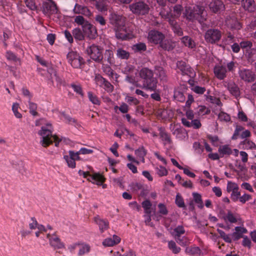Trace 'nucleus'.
Returning a JSON list of instances; mask_svg holds the SVG:
<instances>
[{"mask_svg":"<svg viewBox=\"0 0 256 256\" xmlns=\"http://www.w3.org/2000/svg\"><path fill=\"white\" fill-rule=\"evenodd\" d=\"M125 19L122 16L114 13L110 16V22L114 26L116 36L118 39L126 40L128 38L124 28Z\"/></svg>","mask_w":256,"mask_h":256,"instance_id":"obj_1","label":"nucleus"},{"mask_svg":"<svg viewBox=\"0 0 256 256\" xmlns=\"http://www.w3.org/2000/svg\"><path fill=\"white\" fill-rule=\"evenodd\" d=\"M206 12L203 6H194L192 7L186 6L184 14L190 20H198L200 23H203L206 20Z\"/></svg>","mask_w":256,"mask_h":256,"instance_id":"obj_2","label":"nucleus"},{"mask_svg":"<svg viewBox=\"0 0 256 256\" xmlns=\"http://www.w3.org/2000/svg\"><path fill=\"white\" fill-rule=\"evenodd\" d=\"M139 74L143 80V88L150 90H154L156 89L157 80L154 78V73L151 70L146 68H142Z\"/></svg>","mask_w":256,"mask_h":256,"instance_id":"obj_3","label":"nucleus"},{"mask_svg":"<svg viewBox=\"0 0 256 256\" xmlns=\"http://www.w3.org/2000/svg\"><path fill=\"white\" fill-rule=\"evenodd\" d=\"M128 7L132 13L138 15H146L150 10L149 5L145 2L144 0H134Z\"/></svg>","mask_w":256,"mask_h":256,"instance_id":"obj_4","label":"nucleus"},{"mask_svg":"<svg viewBox=\"0 0 256 256\" xmlns=\"http://www.w3.org/2000/svg\"><path fill=\"white\" fill-rule=\"evenodd\" d=\"M222 32L218 28H208L204 34V40L208 44H217L222 38Z\"/></svg>","mask_w":256,"mask_h":256,"instance_id":"obj_5","label":"nucleus"},{"mask_svg":"<svg viewBox=\"0 0 256 256\" xmlns=\"http://www.w3.org/2000/svg\"><path fill=\"white\" fill-rule=\"evenodd\" d=\"M164 38V34L158 31L152 30L148 33V39L150 42H153L154 44H160V46L163 49L169 50L170 48V46L162 42Z\"/></svg>","mask_w":256,"mask_h":256,"instance_id":"obj_6","label":"nucleus"},{"mask_svg":"<svg viewBox=\"0 0 256 256\" xmlns=\"http://www.w3.org/2000/svg\"><path fill=\"white\" fill-rule=\"evenodd\" d=\"M103 49L98 46L93 44L86 48L87 54L95 62H102L103 58Z\"/></svg>","mask_w":256,"mask_h":256,"instance_id":"obj_7","label":"nucleus"},{"mask_svg":"<svg viewBox=\"0 0 256 256\" xmlns=\"http://www.w3.org/2000/svg\"><path fill=\"white\" fill-rule=\"evenodd\" d=\"M68 62L74 68H80L84 64L83 58L76 52H70L66 56Z\"/></svg>","mask_w":256,"mask_h":256,"instance_id":"obj_8","label":"nucleus"},{"mask_svg":"<svg viewBox=\"0 0 256 256\" xmlns=\"http://www.w3.org/2000/svg\"><path fill=\"white\" fill-rule=\"evenodd\" d=\"M51 127V124H47L46 126H42L41 130L38 132V134L42 137V145L44 147H46L52 143L53 136L50 130Z\"/></svg>","mask_w":256,"mask_h":256,"instance_id":"obj_9","label":"nucleus"},{"mask_svg":"<svg viewBox=\"0 0 256 256\" xmlns=\"http://www.w3.org/2000/svg\"><path fill=\"white\" fill-rule=\"evenodd\" d=\"M224 22L226 26L232 30H240L242 28L241 24L236 17V14L234 12H231L227 16Z\"/></svg>","mask_w":256,"mask_h":256,"instance_id":"obj_10","label":"nucleus"},{"mask_svg":"<svg viewBox=\"0 0 256 256\" xmlns=\"http://www.w3.org/2000/svg\"><path fill=\"white\" fill-rule=\"evenodd\" d=\"M238 74L240 80L246 82H252L256 80V75L255 72L250 69L240 68Z\"/></svg>","mask_w":256,"mask_h":256,"instance_id":"obj_11","label":"nucleus"},{"mask_svg":"<svg viewBox=\"0 0 256 256\" xmlns=\"http://www.w3.org/2000/svg\"><path fill=\"white\" fill-rule=\"evenodd\" d=\"M43 12L48 16L56 14L58 12L56 4L52 0H48L43 3Z\"/></svg>","mask_w":256,"mask_h":256,"instance_id":"obj_12","label":"nucleus"},{"mask_svg":"<svg viewBox=\"0 0 256 256\" xmlns=\"http://www.w3.org/2000/svg\"><path fill=\"white\" fill-rule=\"evenodd\" d=\"M208 7L210 11L214 14H219L225 10V5L221 0H212Z\"/></svg>","mask_w":256,"mask_h":256,"instance_id":"obj_13","label":"nucleus"},{"mask_svg":"<svg viewBox=\"0 0 256 256\" xmlns=\"http://www.w3.org/2000/svg\"><path fill=\"white\" fill-rule=\"evenodd\" d=\"M73 12L75 14H81L88 18L92 15V13L88 7L78 4H75Z\"/></svg>","mask_w":256,"mask_h":256,"instance_id":"obj_14","label":"nucleus"},{"mask_svg":"<svg viewBox=\"0 0 256 256\" xmlns=\"http://www.w3.org/2000/svg\"><path fill=\"white\" fill-rule=\"evenodd\" d=\"M47 237L49 238L50 244L55 250L60 249L64 248V244L60 242V239L57 236L54 234L51 236L50 234H48Z\"/></svg>","mask_w":256,"mask_h":256,"instance_id":"obj_15","label":"nucleus"},{"mask_svg":"<svg viewBox=\"0 0 256 256\" xmlns=\"http://www.w3.org/2000/svg\"><path fill=\"white\" fill-rule=\"evenodd\" d=\"M214 72L217 78L222 80L226 76L227 70L224 66L216 65L214 68Z\"/></svg>","mask_w":256,"mask_h":256,"instance_id":"obj_16","label":"nucleus"},{"mask_svg":"<svg viewBox=\"0 0 256 256\" xmlns=\"http://www.w3.org/2000/svg\"><path fill=\"white\" fill-rule=\"evenodd\" d=\"M84 32L90 39H94L97 36L96 28L91 24H86L84 26Z\"/></svg>","mask_w":256,"mask_h":256,"instance_id":"obj_17","label":"nucleus"},{"mask_svg":"<svg viewBox=\"0 0 256 256\" xmlns=\"http://www.w3.org/2000/svg\"><path fill=\"white\" fill-rule=\"evenodd\" d=\"M94 222L98 225L101 232L109 228V222L108 220L102 219L99 216H96L94 218Z\"/></svg>","mask_w":256,"mask_h":256,"instance_id":"obj_18","label":"nucleus"},{"mask_svg":"<svg viewBox=\"0 0 256 256\" xmlns=\"http://www.w3.org/2000/svg\"><path fill=\"white\" fill-rule=\"evenodd\" d=\"M96 81L98 84H104L105 90L108 92H112L114 90V86L106 78L102 76H96Z\"/></svg>","mask_w":256,"mask_h":256,"instance_id":"obj_19","label":"nucleus"},{"mask_svg":"<svg viewBox=\"0 0 256 256\" xmlns=\"http://www.w3.org/2000/svg\"><path fill=\"white\" fill-rule=\"evenodd\" d=\"M227 88L230 93L236 98H238L240 95V90L238 86L234 82H230L228 83Z\"/></svg>","mask_w":256,"mask_h":256,"instance_id":"obj_20","label":"nucleus"},{"mask_svg":"<svg viewBox=\"0 0 256 256\" xmlns=\"http://www.w3.org/2000/svg\"><path fill=\"white\" fill-rule=\"evenodd\" d=\"M182 122L185 126L188 128L193 127L194 128H199L202 126L201 123L198 120H192L190 122L188 121L186 118H182Z\"/></svg>","mask_w":256,"mask_h":256,"instance_id":"obj_21","label":"nucleus"},{"mask_svg":"<svg viewBox=\"0 0 256 256\" xmlns=\"http://www.w3.org/2000/svg\"><path fill=\"white\" fill-rule=\"evenodd\" d=\"M242 4L244 8L249 12H254L256 10V4L254 0H242Z\"/></svg>","mask_w":256,"mask_h":256,"instance_id":"obj_22","label":"nucleus"},{"mask_svg":"<svg viewBox=\"0 0 256 256\" xmlns=\"http://www.w3.org/2000/svg\"><path fill=\"white\" fill-rule=\"evenodd\" d=\"M120 238L116 236H113V239L112 238H106L102 242V244L105 246H112L120 242Z\"/></svg>","mask_w":256,"mask_h":256,"instance_id":"obj_23","label":"nucleus"},{"mask_svg":"<svg viewBox=\"0 0 256 256\" xmlns=\"http://www.w3.org/2000/svg\"><path fill=\"white\" fill-rule=\"evenodd\" d=\"M160 14L162 18L165 20H167L168 21L169 24H170L172 28L176 26V25L178 24L177 22L176 21L174 18L170 13L168 12L165 13L164 12L162 11L160 12Z\"/></svg>","mask_w":256,"mask_h":256,"instance_id":"obj_24","label":"nucleus"},{"mask_svg":"<svg viewBox=\"0 0 256 256\" xmlns=\"http://www.w3.org/2000/svg\"><path fill=\"white\" fill-rule=\"evenodd\" d=\"M104 58H102V62L107 63L110 64H114V53L112 50H106L104 54Z\"/></svg>","mask_w":256,"mask_h":256,"instance_id":"obj_25","label":"nucleus"},{"mask_svg":"<svg viewBox=\"0 0 256 256\" xmlns=\"http://www.w3.org/2000/svg\"><path fill=\"white\" fill-rule=\"evenodd\" d=\"M236 232L232 234V236L234 238V240H238L241 238H243V234H246L248 232L246 229L244 227L236 226L235 228Z\"/></svg>","mask_w":256,"mask_h":256,"instance_id":"obj_26","label":"nucleus"},{"mask_svg":"<svg viewBox=\"0 0 256 256\" xmlns=\"http://www.w3.org/2000/svg\"><path fill=\"white\" fill-rule=\"evenodd\" d=\"M185 230L182 226H178L177 227L172 228V231H170V234L174 236V238L180 237L185 233Z\"/></svg>","mask_w":256,"mask_h":256,"instance_id":"obj_27","label":"nucleus"},{"mask_svg":"<svg viewBox=\"0 0 256 256\" xmlns=\"http://www.w3.org/2000/svg\"><path fill=\"white\" fill-rule=\"evenodd\" d=\"M100 63L102 64V68L103 72L109 77L113 78L114 72V70L111 68L110 64L107 63L102 62V61L100 62Z\"/></svg>","mask_w":256,"mask_h":256,"instance_id":"obj_28","label":"nucleus"},{"mask_svg":"<svg viewBox=\"0 0 256 256\" xmlns=\"http://www.w3.org/2000/svg\"><path fill=\"white\" fill-rule=\"evenodd\" d=\"M210 92V90H208L207 92V94L204 96L206 100L213 104H216L218 106H222V103L221 102L220 99L215 96L208 95Z\"/></svg>","mask_w":256,"mask_h":256,"instance_id":"obj_29","label":"nucleus"},{"mask_svg":"<svg viewBox=\"0 0 256 256\" xmlns=\"http://www.w3.org/2000/svg\"><path fill=\"white\" fill-rule=\"evenodd\" d=\"M134 153L140 160L142 162H144V157L147 154V151L143 146H142L138 149L136 150Z\"/></svg>","mask_w":256,"mask_h":256,"instance_id":"obj_30","label":"nucleus"},{"mask_svg":"<svg viewBox=\"0 0 256 256\" xmlns=\"http://www.w3.org/2000/svg\"><path fill=\"white\" fill-rule=\"evenodd\" d=\"M246 56L249 62L252 63L256 61V49L250 48L246 50Z\"/></svg>","mask_w":256,"mask_h":256,"instance_id":"obj_31","label":"nucleus"},{"mask_svg":"<svg viewBox=\"0 0 256 256\" xmlns=\"http://www.w3.org/2000/svg\"><path fill=\"white\" fill-rule=\"evenodd\" d=\"M158 130L160 131V136L162 140L168 144H171L172 140L170 135L162 128H159Z\"/></svg>","mask_w":256,"mask_h":256,"instance_id":"obj_32","label":"nucleus"},{"mask_svg":"<svg viewBox=\"0 0 256 256\" xmlns=\"http://www.w3.org/2000/svg\"><path fill=\"white\" fill-rule=\"evenodd\" d=\"M96 8L101 12L107 11V5L106 4V0H96Z\"/></svg>","mask_w":256,"mask_h":256,"instance_id":"obj_33","label":"nucleus"},{"mask_svg":"<svg viewBox=\"0 0 256 256\" xmlns=\"http://www.w3.org/2000/svg\"><path fill=\"white\" fill-rule=\"evenodd\" d=\"M182 42L185 46L192 48L196 46L194 42L188 36H185L182 38Z\"/></svg>","mask_w":256,"mask_h":256,"instance_id":"obj_34","label":"nucleus"},{"mask_svg":"<svg viewBox=\"0 0 256 256\" xmlns=\"http://www.w3.org/2000/svg\"><path fill=\"white\" fill-rule=\"evenodd\" d=\"M176 66L182 72L183 74H187L188 72L189 71V66L186 65L184 62L182 60L178 61L176 63Z\"/></svg>","mask_w":256,"mask_h":256,"instance_id":"obj_35","label":"nucleus"},{"mask_svg":"<svg viewBox=\"0 0 256 256\" xmlns=\"http://www.w3.org/2000/svg\"><path fill=\"white\" fill-rule=\"evenodd\" d=\"M72 34L77 40H82L84 39V36L80 28H74L72 30Z\"/></svg>","mask_w":256,"mask_h":256,"instance_id":"obj_36","label":"nucleus"},{"mask_svg":"<svg viewBox=\"0 0 256 256\" xmlns=\"http://www.w3.org/2000/svg\"><path fill=\"white\" fill-rule=\"evenodd\" d=\"M243 148L246 150H256V144L252 140L246 139L242 142Z\"/></svg>","mask_w":256,"mask_h":256,"instance_id":"obj_37","label":"nucleus"},{"mask_svg":"<svg viewBox=\"0 0 256 256\" xmlns=\"http://www.w3.org/2000/svg\"><path fill=\"white\" fill-rule=\"evenodd\" d=\"M116 56L121 59L127 60L130 57V53L122 48H118L116 50Z\"/></svg>","mask_w":256,"mask_h":256,"instance_id":"obj_38","label":"nucleus"},{"mask_svg":"<svg viewBox=\"0 0 256 256\" xmlns=\"http://www.w3.org/2000/svg\"><path fill=\"white\" fill-rule=\"evenodd\" d=\"M224 220L230 223L237 222L238 219L236 216L230 210H228L226 215L224 217Z\"/></svg>","mask_w":256,"mask_h":256,"instance_id":"obj_39","label":"nucleus"},{"mask_svg":"<svg viewBox=\"0 0 256 256\" xmlns=\"http://www.w3.org/2000/svg\"><path fill=\"white\" fill-rule=\"evenodd\" d=\"M168 248L174 254H177L180 252L181 248L176 246V242L174 240L168 242Z\"/></svg>","mask_w":256,"mask_h":256,"instance_id":"obj_40","label":"nucleus"},{"mask_svg":"<svg viewBox=\"0 0 256 256\" xmlns=\"http://www.w3.org/2000/svg\"><path fill=\"white\" fill-rule=\"evenodd\" d=\"M185 252L187 254L189 255L195 256L199 254L200 253V250L198 247L197 246H190L186 248Z\"/></svg>","mask_w":256,"mask_h":256,"instance_id":"obj_41","label":"nucleus"},{"mask_svg":"<svg viewBox=\"0 0 256 256\" xmlns=\"http://www.w3.org/2000/svg\"><path fill=\"white\" fill-rule=\"evenodd\" d=\"M174 98L175 100L182 102H184L186 100L184 93L178 90H174Z\"/></svg>","mask_w":256,"mask_h":256,"instance_id":"obj_42","label":"nucleus"},{"mask_svg":"<svg viewBox=\"0 0 256 256\" xmlns=\"http://www.w3.org/2000/svg\"><path fill=\"white\" fill-rule=\"evenodd\" d=\"M6 56L8 60L12 61L16 63L18 62L20 64V58H18L11 51H7Z\"/></svg>","mask_w":256,"mask_h":256,"instance_id":"obj_43","label":"nucleus"},{"mask_svg":"<svg viewBox=\"0 0 256 256\" xmlns=\"http://www.w3.org/2000/svg\"><path fill=\"white\" fill-rule=\"evenodd\" d=\"M192 196L194 201L198 204V206L200 208H203L204 204L201 195L198 193L194 192Z\"/></svg>","mask_w":256,"mask_h":256,"instance_id":"obj_44","label":"nucleus"},{"mask_svg":"<svg viewBox=\"0 0 256 256\" xmlns=\"http://www.w3.org/2000/svg\"><path fill=\"white\" fill-rule=\"evenodd\" d=\"M142 208L144 210V212L146 214H151L152 204L149 200H146L142 204Z\"/></svg>","mask_w":256,"mask_h":256,"instance_id":"obj_45","label":"nucleus"},{"mask_svg":"<svg viewBox=\"0 0 256 256\" xmlns=\"http://www.w3.org/2000/svg\"><path fill=\"white\" fill-rule=\"evenodd\" d=\"M146 49V45L144 43L140 42L134 44L132 46V50L134 52H140L145 51Z\"/></svg>","mask_w":256,"mask_h":256,"instance_id":"obj_46","label":"nucleus"},{"mask_svg":"<svg viewBox=\"0 0 256 256\" xmlns=\"http://www.w3.org/2000/svg\"><path fill=\"white\" fill-rule=\"evenodd\" d=\"M70 86L74 90L77 94H80L81 96H84V94L82 91V86L80 84H76L74 83L72 84Z\"/></svg>","mask_w":256,"mask_h":256,"instance_id":"obj_47","label":"nucleus"},{"mask_svg":"<svg viewBox=\"0 0 256 256\" xmlns=\"http://www.w3.org/2000/svg\"><path fill=\"white\" fill-rule=\"evenodd\" d=\"M218 152L223 156L224 154L230 155L232 154L231 148L228 145H224L218 148Z\"/></svg>","mask_w":256,"mask_h":256,"instance_id":"obj_48","label":"nucleus"},{"mask_svg":"<svg viewBox=\"0 0 256 256\" xmlns=\"http://www.w3.org/2000/svg\"><path fill=\"white\" fill-rule=\"evenodd\" d=\"M88 98L94 104L100 105V102L98 98L91 92L88 93Z\"/></svg>","mask_w":256,"mask_h":256,"instance_id":"obj_49","label":"nucleus"},{"mask_svg":"<svg viewBox=\"0 0 256 256\" xmlns=\"http://www.w3.org/2000/svg\"><path fill=\"white\" fill-rule=\"evenodd\" d=\"M234 36L230 33L227 34V35L222 40L224 45H228L234 42Z\"/></svg>","mask_w":256,"mask_h":256,"instance_id":"obj_50","label":"nucleus"},{"mask_svg":"<svg viewBox=\"0 0 256 256\" xmlns=\"http://www.w3.org/2000/svg\"><path fill=\"white\" fill-rule=\"evenodd\" d=\"M90 178L92 180H94L96 182H98V184H102V182H104V181L105 180V178H104V177L102 175H101L99 174H94L93 175L90 176Z\"/></svg>","mask_w":256,"mask_h":256,"instance_id":"obj_51","label":"nucleus"},{"mask_svg":"<svg viewBox=\"0 0 256 256\" xmlns=\"http://www.w3.org/2000/svg\"><path fill=\"white\" fill-rule=\"evenodd\" d=\"M176 240V242L178 243L181 246H186L188 244V240L186 236L182 237L180 236V237L176 238H174Z\"/></svg>","mask_w":256,"mask_h":256,"instance_id":"obj_52","label":"nucleus"},{"mask_svg":"<svg viewBox=\"0 0 256 256\" xmlns=\"http://www.w3.org/2000/svg\"><path fill=\"white\" fill-rule=\"evenodd\" d=\"M29 109L30 112L33 116H36L38 115V113L36 112L37 104L34 102H29Z\"/></svg>","mask_w":256,"mask_h":256,"instance_id":"obj_53","label":"nucleus"},{"mask_svg":"<svg viewBox=\"0 0 256 256\" xmlns=\"http://www.w3.org/2000/svg\"><path fill=\"white\" fill-rule=\"evenodd\" d=\"M176 204L179 208H184L186 207L184 200L179 194H178L176 196Z\"/></svg>","mask_w":256,"mask_h":256,"instance_id":"obj_54","label":"nucleus"},{"mask_svg":"<svg viewBox=\"0 0 256 256\" xmlns=\"http://www.w3.org/2000/svg\"><path fill=\"white\" fill-rule=\"evenodd\" d=\"M217 231L220 234V236L226 242L230 243L232 242V238L230 236L226 234L223 230L218 229Z\"/></svg>","mask_w":256,"mask_h":256,"instance_id":"obj_55","label":"nucleus"},{"mask_svg":"<svg viewBox=\"0 0 256 256\" xmlns=\"http://www.w3.org/2000/svg\"><path fill=\"white\" fill-rule=\"evenodd\" d=\"M90 246L88 244H84L81 246L79 252L78 254L80 256H82L86 253H88L90 252Z\"/></svg>","mask_w":256,"mask_h":256,"instance_id":"obj_56","label":"nucleus"},{"mask_svg":"<svg viewBox=\"0 0 256 256\" xmlns=\"http://www.w3.org/2000/svg\"><path fill=\"white\" fill-rule=\"evenodd\" d=\"M240 192L239 191V188L232 192L230 198L234 202H236L240 198Z\"/></svg>","mask_w":256,"mask_h":256,"instance_id":"obj_57","label":"nucleus"},{"mask_svg":"<svg viewBox=\"0 0 256 256\" xmlns=\"http://www.w3.org/2000/svg\"><path fill=\"white\" fill-rule=\"evenodd\" d=\"M218 119L221 121L228 122L230 120V117L228 114L221 112L218 114Z\"/></svg>","mask_w":256,"mask_h":256,"instance_id":"obj_58","label":"nucleus"},{"mask_svg":"<svg viewBox=\"0 0 256 256\" xmlns=\"http://www.w3.org/2000/svg\"><path fill=\"white\" fill-rule=\"evenodd\" d=\"M64 159L66 162L68 166L71 168H74L76 167V162L74 159L68 156H64Z\"/></svg>","mask_w":256,"mask_h":256,"instance_id":"obj_59","label":"nucleus"},{"mask_svg":"<svg viewBox=\"0 0 256 256\" xmlns=\"http://www.w3.org/2000/svg\"><path fill=\"white\" fill-rule=\"evenodd\" d=\"M238 188V184L232 182H228L227 184L226 190L228 192H232Z\"/></svg>","mask_w":256,"mask_h":256,"instance_id":"obj_60","label":"nucleus"},{"mask_svg":"<svg viewBox=\"0 0 256 256\" xmlns=\"http://www.w3.org/2000/svg\"><path fill=\"white\" fill-rule=\"evenodd\" d=\"M183 10V8L180 4H176L174 7V11L176 13L174 16L178 18Z\"/></svg>","mask_w":256,"mask_h":256,"instance_id":"obj_61","label":"nucleus"},{"mask_svg":"<svg viewBox=\"0 0 256 256\" xmlns=\"http://www.w3.org/2000/svg\"><path fill=\"white\" fill-rule=\"evenodd\" d=\"M156 173L160 176H162L167 175L168 170L164 167L160 166L156 168Z\"/></svg>","mask_w":256,"mask_h":256,"instance_id":"obj_62","label":"nucleus"},{"mask_svg":"<svg viewBox=\"0 0 256 256\" xmlns=\"http://www.w3.org/2000/svg\"><path fill=\"white\" fill-rule=\"evenodd\" d=\"M95 20L96 24H98L102 26H104L106 24V20L105 18L103 16L100 14H98L96 16Z\"/></svg>","mask_w":256,"mask_h":256,"instance_id":"obj_63","label":"nucleus"},{"mask_svg":"<svg viewBox=\"0 0 256 256\" xmlns=\"http://www.w3.org/2000/svg\"><path fill=\"white\" fill-rule=\"evenodd\" d=\"M210 110L206 106H200L198 107V115H204L210 114Z\"/></svg>","mask_w":256,"mask_h":256,"instance_id":"obj_64","label":"nucleus"}]
</instances>
